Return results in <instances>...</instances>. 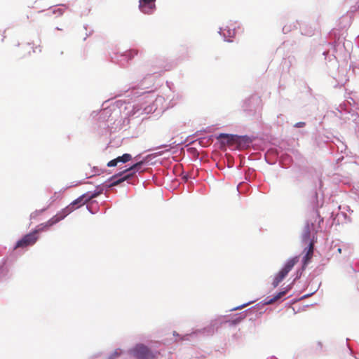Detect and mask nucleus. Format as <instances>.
I'll list each match as a JSON object with an SVG mask.
<instances>
[{
  "instance_id": "1",
  "label": "nucleus",
  "mask_w": 359,
  "mask_h": 359,
  "mask_svg": "<svg viewBox=\"0 0 359 359\" xmlns=\"http://www.w3.org/2000/svg\"><path fill=\"white\" fill-rule=\"evenodd\" d=\"M88 202L87 194H83L79 197L77 199L74 201L69 206L66 208L63 209L60 212L56 214L52 218H50L48 222H46L45 226H51L53 224L59 222L60 220L64 219L67 215H68L71 212L77 208L78 207L84 205Z\"/></svg>"
},
{
  "instance_id": "2",
  "label": "nucleus",
  "mask_w": 359,
  "mask_h": 359,
  "mask_svg": "<svg viewBox=\"0 0 359 359\" xmlns=\"http://www.w3.org/2000/svg\"><path fill=\"white\" fill-rule=\"evenodd\" d=\"M144 163V161L137 162L126 169L122 172L111 177L112 182L109 185V187H112L120 184L121 183L131 179L136 172H140L142 165Z\"/></svg>"
},
{
  "instance_id": "3",
  "label": "nucleus",
  "mask_w": 359,
  "mask_h": 359,
  "mask_svg": "<svg viewBox=\"0 0 359 359\" xmlns=\"http://www.w3.org/2000/svg\"><path fill=\"white\" fill-rule=\"evenodd\" d=\"M45 224L46 223L41 224L40 225L37 226L36 229L32 232L25 235L22 239L17 242L15 248H25L35 244L38 240L37 233L41 231H46L50 227L45 226Z\"/></svg>"
},
{
  "instance_id": "4",
  "label": "nucleus",
  "mask_w": 359,
  "mask_h": 359,
  "mask_svg": "<svg viewBox=\"0 0 359 359\" xmlns=\"http://www.w3.org/2000/svg\"><path fill=\"white\" fill-rule=\"evenodd\" d=\"M313 222L311 220V223L307 222L306 224L304 232L302 233V241L305 243H309L310 241H313V240L311 239V234L312 231L317 232V228L314 224V222L318 220V228L320 227V223L323 222V219L320 217V212L318 210H316L315 215L313 217Z\"/></svg>"
},
{
  "instance_id": "5",
  "label": "nucleus",
  "mask_w": 359,
  "mask_h": 359,
  "mask_svg": "<svg viewBox=\"0 0 359 359\" xmlns=\"http://www.w3.org/2000/svg\"><path fill=\"white\" fill-rule=\"evenodd\" d=\"M299 262V256L290 259L284 267L275 276L272 285L276 287L281 281L287 276L288 273L292 270L294 266Z\"/></svg>"
},
{
  "instance_id": "6",
  "label": "nucleus",
  "mask_w": 359,
  "mask_h": 359,
  "mask_svg": "<svg viewBox=\"0 0 359 359\" xmlns=\"http://www.w3.org/2000/svg\"><path fill=\"white\" fill-rule=\"evenodd\" d=\"M132 351L133 355L140 359H151L156 357L147 346L141 344H137Z\"/></svg>"
},
{
  "instance_id": "7",
  "label": "nucleus",
  "mask_w": 359,
  "mask_h": 359,
  "mask_svg": "<svg viewBox=\"0 0 359 359\" xmlns=\"http://www.w3.org/2000/svg\"><path fill=\"white\" fill-rule=\"evenodd\" d=\"M218 139L221 140L222 144H233L234 143H240V137L233 135L222 133L219 135Z\"/></svg>"
},
{
  "instance_id": "8",
  "label": "nucleus",
  "mask_w": 359,
  "mask_h": 359,
  "mask_svg": "<svg viewBox=\"0 0 359 359\" xmlns=\"http://www.w3.org/2000/svg\"><path fill=\"white\" fill-rule=\"evenodd\" d=\"M314 241H310L309 246L306 248L304 252L306 253L303 257V266H306L311 261L313 255Z\"/></svg>"
},
{
  "instance_id": "9",
  "label": "nucleus",
  "mask_w": 359,
  "mask_h": 359,
  "mask_svg": "<svg viewBox=\"0 0 359 359\" xmlns=\"http://www.w3.org/2000/svg\"><path fill=\"white\" fill-rule=\"evenodd\" d=\"M156 0H140V8L144 13H148L150 10L155 6L154 2Z\"/></svg>"
},
{
  "instance_id": "10",
  "label": "nucleus",
  "mask_w": 359,
  "mask_h": 359,
  "mask_svg": "<svg viewBox=\"0 0 359 359\" xmlns=\"http://www.w3.org/2000/svg\"><path fill=\"white\" fill-rule=\"evenodd\" d=\"M118 163H127L132 160V156L130 154H124L121 156H118L116 158Z\"/></svg>"
},
{
  "instance_id": "11",
  "label": "nucleus",
  "mask_w": 359,
  "mask_h": 359,
  "mask_svg": "<svg viewBox=\"0 0 359 359\" xmlns=\"http://www.w3.org/2000/svg\"><path fill=\"white\" fill-rule=\"evenodd\" d=\"M285 291H282L278 292L276 295H275L272 299H269L266 304H271L277 301L278 299H280L282 297H283L285 294Z\"/></svg>"
},
{
  "instance_id": "12",
  "label": "nucleus",
  "mask_w": 359,
  "mask_h": 359,
  "mask_svg": "<svg viewBox=\"0 0 359 359\" xmlns=\"http://www.w3.org/2000/svg\"><path fill=\"white\" fill-rule=\"evenodd\" d=\"M101 193H102V190H100L99 191H95L90 195L87 194V198H88V201H90L91 199L98 196Z\"/></svg>"
},
{
  "instance_id": "13",
  "label": "nucleus",
  "mask_w": 359,
  "mask_h": 359,
  "mask_svg": "<svg viewBox=\"0 0 359 359\" xmlns=\"http://www.w3.org/2000/svg\"><path fill=\"white\" fill-rule=\"evenodd\" d=\"M117 164H118V161H117V159H116V158H114V159H113V160H111V161H109V162L107 163V165L108 167H114V166H116V165H117Z\"/></svg>"
},
{
  "instance_id": "14",
  "label": "nucleus",
  "mask_w": 359,
  "mask_h": 359,
  "mask_svg": "<svg viewBox=\"0 0 359 359\" xmlns=\"http://www.w3.org/2000/svg\"><path fill=\"white\" fill-rule=\"evenodd\" d=\"M33 47L31 46L30 43H25V44H22V48L23 50H28V49H30V48H32Z\"/></svg>"
},
{
  "instance_id": "15",
  "label": "nucleus",
  "mask_w": 359,
  "mask_h": 359,
  "mask_svg": "<svg viewBox=\"0 0 359 359\" xmlns=\"http://www.w3.org/2000/svg\"><path fill=\"white\" fill-rule=\"evenodd\" d=\"M121 353H122L121 350H120V349H116V350L114 351V357H119V356H121Z\"/></svg>"
},
{
  "instance_id": "16",
  "label": "nucleus",
  "mask_w": 359,
  "mask_h": 359,
  "mask_svg": "<svg viewBox=\"0 0 359 359\" xmlns=\"http://www.w3.org/2000/svg\"><path fill=\"white\" fill-rule=\"evenodd\" d=\"M304 126H305L304 122H298L295 124V127H297V128L303 127Z\"/></svg>"
},
{
  "instance_id": "17",
  "label": "nucleus",
  "mask_w": 359,
  "mask_h": 359,
  "mask_svg": "<svg viewBox=\"0 0 359 359\" xmlns=\"http://www.w3.org/2000/svg\"><path fill=\"white\" fill-rule=\"evenodd\" d=\"M241 320V319H240V318L238 319H238H236V320H235L232 321V323H232V324H236V323H239Z\"/></svg>"
},
{
  "instance_id": "18",
  "label": "nucleus",
  "mask_w": 359,
  "mask_h": 359,
  "mask_svg": "<svg viewBox=\"0 0 359 359\" xmlns=\"http://www.w3.org/2000/svg\"><path fill=\"white\" fill-rule=\"evenodd\" d=\"M13 46H19V43H15L13 44Z\"/></svg>"
},
{
  "instance_id": "19",
  "label": "nucleus",
  "mask_w": 359,
  "mask_h": 359,
  "mask_svg": "<svg viewBox=\"0 0 359 359\" xmlns=\"http://www.w3.org/2000/svg\"><path fill=\"white\" fill-rule=\"evenodd\" d=\"M338 252H339V253H341V248H338Z\"/></svg>"
},
{
  "instance_id": "20",
  "label": "nucleus",
  "mask_w": 359,
  "mask_h": 359,
  "mask_svg": "<svg viewBox=\"0 0 359 359\" xmlns=\"http://www.w3.org/2000/svg\"><path fill=\"white\" fill-rule=\"evenodd\" d=\"M22 56H25V53H22Z\"/></svg>"
}]
</instances>
